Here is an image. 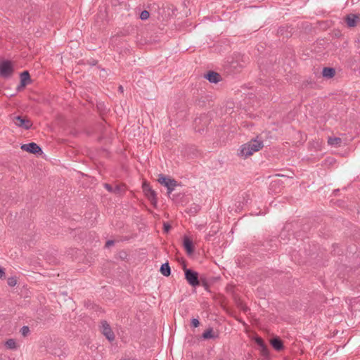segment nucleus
<instances>
[{"instance_id": "423d86ee", "label": "nucleus", "mask_w": 360, "mask_h": 360, "mask_svg": "<svg viewBox=\"0 0 360 360\" xmlns=\"http://www.w3.org/2000/svg\"><path fill=\"white\" fill-rule=\"evenodd\" d=\"M13 122L16 126L24 129H30L32 126V122L30 119L27 117L20 115L13 118Z\"/></svg>"}, {"instance_id": "6e6552de", "label": "nucleus", "mask_w": 360, "mask_h": 360, "mask_svg": "<svg viewBox=\"0 0 360 360\" xmlns=\"http://www.w3.org/2000/svg\"><path fill=\"white\" fill-rule=\"evenodd\" d=\"M21 149L25 151H27L29 153H33V154H37L40 152L41 153L42 152L41 148L37 143H35L34 142L30 143L27 144H23L21 146Z\"/></svg>"}, {"instance_id": "6ab92c4d", "label": "nucleus", "mask_w": 360, "mask_h": 360, "mask_svg": "<svg viewBox=\"0 0 360 360\" xmlns=\"http://www.w3.org/2000/svg\"><path fill=\"white\" fill-rule=\"evenodd\" d=\"M342 143V139L338 137H329L328 143L330 146H339Z\"/></svg>"}, {"instance_id": "f8f14e48", "label": "nucleus", "mask_w": 360, "mask_h": 360, "mask_svg": "<svg viewBox=\"0 0 360 360\" xmlns=\"http://www.w3.org/2000/svg\"><path fill=\"white\" fill-rule=\"evenodd\" d=\"M219 337V335L217 333L214 332L212 328H209L203 332L202 334V338L204 340L207 339H216Z\"/></svg>"}, {"instance_id": "dca6fc26", "label": "nucleus", "mask_w": 360, "mask_h": 360, "mask_svg": "<svg viewBox=\"0 0 360 360\" xmlns=\"http://www.w3.org/2000/svg\"><path fill=\"white\" fill-rule=\"evenodd\" d=\"M335 70L333 68H324L322 71L323 77L326 78H332L335 76Z\"/></svg>"}, {"instance_id": "7ed1b4c3", "label": "nucleus", "mask_w": 360, "mask_h": 360, "mask_svg": "<svg viewBox=\"0 0 360 360\" xmlns=\"http://www.w3.org/2000/svg\"><path fill=\"white\" fill-rule=\"evenodd\" d=\"M184 272L185 278L191 286L196 287L200 285L199 275L197 271L184 268Z\"/></svg>"}, {"instance_id": "ddd939ff", "label": "nucleus", "mask_w": 360, "mask_h": 360, "mask_svg": "<svg viewBox=\"0 0 360 360\" xmlns=\"http://www.w3.org/2000/svg\"><path fill=\"white\" fill-rule=\"evenodd\" d=\"M271 345L277 351H281L283 349V342L278 337L274 338L271 340Z\"/></svg>"}, {"instance_id": "f3484780", "label": "nucleus", "mask_w": 360, "mask_h": 360, "mask_svg": "<svg viewBox=\"0 0 360 360\" xmlns=\"http://www.w3.org/2000/svg\"><path fill=\"white\" fill-rule=\"evenodd\" d=\"M255 342H256L257 345L261 348L262 354H267L268 349H267V347H266V344H265L264 341L263 340V339L259 337H257L255 339Z\"/></svg>"}, {"instance_id": "a211bd4d", "label": "nucleus", "mask_w": 360, "mask_h": 360, "mask_svg": "<svg viewBox=\"0 0 360 360\" xmlns=\"http://www.w3.org/2000/svg\"><path fill=\"white\" fill-rule=\"evenodd\" d=\"M160 272L165 276H169L171 274V269L168 262L164 263L160 267Z\"/></svg>"}, {"instance_id": "c756f323", "label": "nucleus", "mask_w": 360, "mask_h": 360, "mask_svg": "<svg viewBox=\"0 0 360 360\" xmlns=\"http://www.w3.org/2000/svg\"><path fill=\"white\" fill-rule=\"evenodd\" d=\"M25 86H22V82H20V85H18V86L17 87V91H20L22 89H23Z\"/></svg>"}, {"instance_id": "9b49d317", "label": "nucleus", "mask_w": 360, "mask_h": 360, "mask_svg": "<svg viewBox=\"0 0 360 360\" xmlns=\"http://www.w3.org/2000/svg\"><path fill=\"white\" fill-rule=\"evenodd\" d=\"M183 245L188 255H191L193 253L194 246L193 242L187 236H185L184 238Z\"/></svg>"}, {"instance_id": "f03ea898", "label": "nucleus", "mask_w": 360, "mask_h": 360, "mask_svg": "<svg viewBox=\"0 0 360 360\" xmlns=\"http://www.w3.org/2000/svg\"><path fill=\"white\" fill-rule=\"evenodd\" d=\"M158 181L167 188V193L169 195L178 186V183L174 179L165 176L164 174L158 176Z\"/></svg>"}, {"instance_id": "412c9836", "label": "nucleus", "mask_w": 360, "mask_h": 360, "mask_svg": "<svg viewBox=\"0 0 360 360\" xmlns=\"http://www.w3.org/2000/svg\"><path fill=\"white\" fill-rule=\"evenodd\" d=\"M5 346L8 349H17L16 342H15V340H13V339H8L6 342Z\"/></svg>"}, {"instance_id": "bb28decb", "label": "nucleus", "mask_w": 360, "mask_h": 360, "mask_svg": "<svg viewBox=\"0 0 360 360\" xmlns=\"http://www.w3.org/2000/svg\"><path fill=\"white\" fill-rule=\"evenodd\" d=\"M115 244V241L112 240H108L106 241L105 247V248H110V246L113 245Z\"/></svg>"}, {"instance_id": "473e14b6", "label": "nucleus", "mask_w": 360, "mask_h": 360, "mask_svg": "<svg viewBox=\"0 0 360 360\" xmlns=\"http://www.w3.org/2000/svg\"><path fill=\"white\" fill-rule=\"evenodd\" d=\"M198 120V119H195V124H197Z\"/></svg>"}, {"instance_id": "c85d7f7f", "label": "nucleus", "mask_w": 360, "mask_h": 360, "mask_svg": "<svg viewBox=\"0 0 360 360\" xmlns=\"http://www.w3.org/2000/svg\"><path fill=\"white\" fill-rule=\"evenodd\" d=\"M171 229V226L169 224H164V230L165 232H168Z\"/></svg>"}, {"instance_id": "20e7f679", "label": "nucleus", "mask_w": 360, "mask_h": 360, "mask_svg": "<svg viewBox=\"0 0 360 360\" xmlns=\"http://www.w3.org/2000/svg\"><path fill=\"white\" fill-rule=\"evenodd\" d=\"M12 63L9 60H5L0 63V76L3 78H9L13 73Z\"/></svg>"}, {"instance_id": "7c9ffc66", "label": "nucleus", "mask_w": 360, "mask_h": 360, "mask_svg": "<svg viewBox=\"0 0 360 360\" xmlns=\"http://www.w3.org/2000/svg\"><path fill=\"white\" fill-rule=\"evenodd\" d=\"M118 89H119V91H120V92H122V93L123 92L124 89H123L122 86H120Z\"/></svg>"}, {"instance_id": "393cba45", "label": "nucleus", "mask_w": 360, "mask_h": 360, "mask_svg": "<svg viewBox=\"0 0 360 360\" xmlns=\"http://www.w3.org/2000/svg\"><path fill=\"white\" fill-rule=\"evenodd\" d=\"M191 324L193 327L197 328L200 325V322L197 319H193L191 320Z\"/></svg>"}, {"instance_id": "1a4fd4ad", "label": "nucleus", "mask_w": 360, "mask_h": 360, "mask_svg": "<svg viewBox=\"0 0 360 360\" xmlns=\"http://www.w3.org/2000/svg\"><path fill=\"white\" fill-rule=\"evenodd\" d=\"M359 20V15L352 13L348 14L345 17V22L349 27H356Z\"/></svg>"}, {"instance_id": "4468645a", "label": "nucleus", "mask_w": 360, "mask_h": 360, "mask_svg": "<svg viewBox=\"0 0 360 360\" xmlns=\"http://www.w3.org/2000/svg\"><path fill=\"white\" fill-rule=\"evenodd\" d=\"M20 82L22 86H25L30 83L31 79L28 71H24L20 74Z\"/></svg>"}, {"instance_id": "b1692460", "label": "nucleus", "mask_w": 360, "mask_h": 360, "mask_svg": "<svg viewBox=\"0 0 360 360\" xmlns=\"http://www.w3.org/2000/svg\"><path fill=\"white\" fill-rule=\"evenodd\" d=\"M7 283L9 286L13 287L17 284V280L15 277H10L8 278Z\"/></svg>"}, {"instance_id": "2f4dec72", "label": "nucleus", "mask_w": 360, "mask_h": 360, "mask_svg": "<svg viewBox=\"0 0 360 360\" xmlns=\"http://www.w3.org/2000/svg\"><path fill=\"white\" fill-rule=\"evenodd\" d=\"M276 176H283V175L280 174H276Z\"/></svg>"}, {"instance_id": "f257e3e1", "label": "nucleus", "mask_w": 360, "mask_h": 360, "mask_svg": "<svg viewBox=\"0 0 360 360\" xmlns=\"http://www.w3.org/2000/svg\"><path fill=\"white\" fill-rule=\"evenodd\" d=\"M264 146L263 141L257 139H252L248 143L242 146L240 155L245 158L252 155L255 152L259 151Z\"/></svg>"}, {"instance_id": "2eb2a0df", "label": "nucleus", "mask_w": 360, "mask_h": 360, "mask_svg": "<svg viewBox=\"0 0 360 360\" xmlns=\"http://www.w3.org/2000/svg\"><path fill=\"white\" fill-rule=\"evenodd\" d=\"M288 27H280L278 30V34L284 38H288L291 36V30H288Z\"/></svg>"}, {"instance_id": "9d476101", "label": "nucleus", "mask_w": 360, "mask_h": 360, "mask_svg": "<svg viewBox=\"0 0 360 360\" xmlns=\"http://www.w3.org/2000/svg\"><path fill=\"white\" fill-rule=\"evenodd\" d=\"M205 77L211 83H217L221 79V75L213 71L208 72L205 75Z\"/></svg>"}, {"instance_id": "a878e982", "label": "nucleus", "mask_w": 360, "mask_h": 360, "mask_svg": "<svg viewBox=\"0 0 360 360\" xmlns=\"http://www.w3.org/2000/svg\"><path fill=\"white\" fill-rule=\"evenodd\" d=\"M104 187L106 188V190L110 193H113L114 188L108 184H105Z\"/></svg>"}, {"instance_id": "4be33fe9", "label": "nucleus", "mask_w": 360, "mask_h": 360, "mask_svg": "<svg viewBox=\"0 0 360 360\" xmlns=\"http://www.w3.org/2000/svg\"><path fill=\"white\" fill-rule=\"evenodd\" d=\"M30 328L28 326H24L20 329L21 335L23 337H26L30 333Z\"/></svg>"}, {"instance_id": "0eeeda50", "label": "nucleus", "mask_w": 360, "mask_h": 360, "mask_svg": "<svg viewBox=\"0 0 360 360\" xmlns=\"http://www.w3.org/2000/svg\"><path fill=\"white\" fill-rule=\"evenodd\" d=\"M101 330L102 334L110 341L112 342L115 340V334L112 330L110 325L106 321L101 322Z\"/></svg>"}, {"instance_id": "5701e85b", "label": "nucleus", "mask_w": 360, "mask_h": 360, "mask_svg": "<svg viewBox=\"0 0 360 360\" xmlns=\"http://www.w3.org/2000/svg\"><path fill=\"white\" fill-rule=\"evenodd\" d=\"M150 17V13L148 11L146 10H144L143 11L141 14H140V18L142 20H146L147 19H148V18Z\"/></svg>"}, {"instance_id": "39448f33", "label": "nucleus", "mask_w": 360, "mask_h": 360, "mask_svg": "<svg viewBox=\"0 0 360 360\" xmlns=\"http://www.w3.org/2000/svg\"><path fill=\"white\" fill-rule=\"evenodd\" d=\"M142 188L145 195L148 198V199L153 204L157 202L156 193L155 191L152 189L150 186V184L144 181L142 184Z\"/></svg>"}, {"instance_id": "aec40b11", "label": "nucleus", "mask_w": 360, "mask_h": 360, "mask_svg": "<svg viewBox=\"0 0 360 360\" xmlns=\"http://www.w3.org/2000/svg\"><path fill=\"white\" fill-rule=\"evenodd\" d=\"M126 191V186L124 184L117 185L113 190V193L122 195Z\"/></svg>"}, {"instance_id": "cd10ccee", "label": "nucleus", "mask_w": 360, "mask_h": 360, "mask_svg": "<svg viewBox=\"0 0 360 360\" xmlns=\"http://www.w3.org/2000/svg\"><path fill=\"white\" fill-rule=\"evenodd\" d=\"M6 274L4 269L0 266V278H5Z\"/></svg>"}]
</instances>
